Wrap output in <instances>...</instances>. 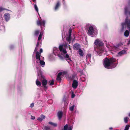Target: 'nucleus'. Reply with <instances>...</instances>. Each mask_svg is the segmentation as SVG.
<instances>
[{"mask_svg": "<svg viewBox=\"0 0 130 130\" xmlns=\"http://www.w3.org/2000/svg\"><path fill=\"white\" fill-rule=\"evenodd\" d=\"M40 33V31L39 30H36L35 31L34 35L36 36H38Z\"/></svg>", "mask_w": 130, "mask_h": 130, "instance_id": "29", "label": "nucleus"}, {"mask_svg": "<svg viewBox=\"0 0 130 130\" xmlns=\"http://www.w3.org/2000/svg\"><path fill=\"white\" fill-rule=\"evenodd\" d=\"M128 44H130V39L129 40V41H128Z\"/></svg>", "mask_w": 130, "mask_h": 130, "instance_id": "43", "label": "nucleus"}, {"mask_svg": "<svg viewBox=\"0 0 130 130\" xmlns=\"http://www.w3.org/2000/svg\"><path fill=\"white\" fill-rule=\"evenodd\" d=\"M47 83V80H43L42 81V86L45 88H47V87L46 86Z\"/></svg>", "mask_w": 130, "mask_h": 130, "instance_id": "16", "label": "nucleus"}, {"mask_svg": "<svg viewBox=\"0 0 130 130\" xmlns=\"http://www.w3.org/2000/svg\"><path fill=\"white\" fill-rule=\"evenodd\" d=\"M78 52L79 54L80 55V56H83V52L81 49H79Z\"/></svg>", "mask_w": 130, "mask_h": 130, "instance_id": "27", "label": "nucleus"}, {"mask_svg": "<svg viewBox=\"0 0 130 130\" xmlns=\"http://www.w3.org/2000/svg\"><path fill=\"white\" fill-rule=\"evenodd\" d=\"M34 8L35 10L37 12H38V8L36 4H35L34 5Z\"/></svg>", "mask_w": 130, "mask_h": 130, "instance_id": "32", "label": "nucleus"}, {"mask_svg": "<svg viewBox=\"0 0 130 130\" xmlns=\"http://www.w3.org/2000/svg\"><path fill=\"white\" fill-rule=\"evenodd\" d=\"M35 119V117L34 116H31V119Z\"/></svg>", "mask_w": 130, "mask_h": 130, "instance_id": "40", "label": "nucleus"}, {"mask_svg": "<svg viewBox=\"0 0 130 130\" xmlns=\"http://www.w3.org/2000/svg\"><path fill=\"white\" fill-rule=\"evenodd\" d=\"M73 48L74 49L78 50L80 48V45L78 44H75L73 45Z\"/></svg>", "mask_w": 130, "mask_h": 130, "instance_id": "19", "label": "nucleus"}, {"mask_svg": "<svg viewBox=\"0 0 130 130\" xmlns=\"http://www.w3.org/2000/svg\"><path fill=\"white\" fill-rule=\"evenodd\" d=\"M69 46V49L70 50L71 48L70 46L68 45L65 43L63 44L60 45L59 47V48L56 47L53 48V53L55 55H58L60 58L62 59H63L64 58L71 61V59L70 58L68 55L67 54L66 48Z\"/></svg>", "mask_w": 130, "mask_h": 130, "instance_id": "1", "label": "nucleus"}, {"mask_svg": "<svg viewBox=\"0 0 130 130\" xmlns=\"http://www.w3.org/2000/svg\"><path fill=\"white\" fill-rule=\"evenodd\" d=\"M72 77H74V76H73V75Z\"/></svg>", "mask_w": 130, "mask_h": 130, "instance_id": "48", "label": "nucleus"}, {"mask_svg": "<svg viewBox=\"0 0 130 130\" xmlns=\"http://www.w3.org/2000/svg\"><path fill=\"white\" fill-rule=\"evenodd\" d=\"M72 126H70L68 127V130H72Z\"/></svg>", "mask_w": 130, "mask_h": 130, "instance_id": "37", "label": "nucleus"}, {"mask_svg": "<svg viewBox=\"0 0 130 130\" xmlns=\"http://www.w3.org/2000/svg\"><path fill=\"white\" fill-rule=\"evenodd\" d=\"M5 10H6V9H5L4 8L1 7H0V12H2L3 11Z\"/></svg>", "mask_w": 130, "mask_h": 130, "instance_id": "35", "label": "nucleus"}, {"mask_svg": "<svg viewBox=\"0 0 130 130\" xmlns=\"http://www.w3.org/2000/svg\"><path fill=\"white\" fill-rule=\"evenodd\" d=\"M74 106H75L74 105L70 107L69 108V110L71 111H73L74 108Z\"/></svg>", "mask_w": 130, "mask_h": 130, "instance_id": "30", "label": "nucleus"}, {"mask_svg": "<svg viewBox=\"0 0 130 130\" xmlns=\"http://www.w3.org/2000/svg\"><path fill=\"white\" fill-rule=\"evenodd\" d=\"M14 47V46L13 45H11L10 46V49H12Z\"/></svg>", "mask_w": 130, "mask_h": 130, "instance_id": "36", "label": "nucleus"}, {"mask_svg": "<svg viewBox=\"0 0 130 130\" xmlns=\"http://www.w3.org/2000/svg\"><path fill=\"white\" fill-rule=\"evenodd\" d=\"M129 118L128 117H126L124 118V121L126 123H127L128 121Z\"/></svg>", "mask_w": 130, "mask_h": 130, "instance_id": "25", "label": "nucleus"}, {"mask_svg": "<svg viewBox=\"0 0 130 130\" xmlns=\"http://www.w3.org/2000/svg\"><path fill=\"white\" fill-rule=\"evenodd\" d=\"M63 73L62 72H60L58 73L57 78V80L59 81L61 80V76L62 74Z\"/></svg>", "mask_w": 130, "mask_h": 130, "instance_id": "18", "label": "nucleus"}, {"mask_svg": "<svg viewBox=\"0 0 130 130\" xmlns=\"http://www.w3.org/2000/svg\"><path fill=\"white\" fill-rule=\"evenodd\" d=\"M129 116L130 117V113L129 114Z\"/></svg>", "mask_w": 130, "mask_h": 130, "instance_id": "46", "label": "nucleus"}, {"mask_svg": "<svg viewBox=\"0 0 130 130\" xmlns=\"http://www.w3.org/2000/svg\"><path fill=\"white\" fill-rule=\"evenodd\" d=\"M48 123L54 127H56L57 126V123H53L51 122H49Z\"/></svg>", "mask_w": 130, "mask_h": 130, "instance_id": "22", "label": "nucleus"}, {"mask_svg": "<svg viewBox=\"0 0 130 130\" xmlns=\"http://www.w3.org/2000/svg\"><path fill=\"white\" fill-rule=\"evenodd\" d=\"M130 127V125L129 124L126 125L124 130H129Z\"/></svg>", "mask_w": 130, "mask_h": 130, "instance_id": "26", "label": "nucleus"}, {"mask_svg": "<svg viewBox=\"0 0 130 130\" xmlns=\"http://www.w3.org/2000/svg\"><path fill=\"white\" fill-rule=\"evenodd\" d=\"M126 53V51L125 50H123L120 52H118L117 54L116 55V56L117 57H120L122 56L124 54Z\"/></svg>", "mask_w": 130, "mask_h": 130, "instance_id": "10", "label": "nucleus"}, {"mask_svg": "<svg viewBox=\"0 0 130 130\" xmlns=\"http://www.w3.org/2000/svg\"><path fill=\"white\" fill-rule=\"evenodd\" d=\"M44 130H50L51 128L50 127L45 126L44 127Z\"/></svg>", "mask_w": 130, "mask_h": 130, "instance_id": "28", "label": "nucleus"}, {"mask_svg": "<svg viewBox=\"0 0 130 130\" xmlns=\"http://www.w3.org/2000/svg\"><path fill=\"white\" fill-rule=\"evenodd\" d=\"M7 10L9 11H10V10Z\"/></svg>", "mask_w": 130, "mask_h": 130, "instance_id": "47", "label": "nucleus"}, {"mask_svg": "<svg viewBox=\"0 0 130 130\" xmlns=\"http://www.w3.org/2000/svg\"><path fill=\"white\" fill-rule=\"evenodd\" d=\"M94 44L95 50L97 52L99 55L101 56L105 52L103 42L101 40L97 39L95 41Z\"/></svg>", "mask_w": 130, "mask_h": 130, "instance_id": "4", "label": "nucleus"}, {"mask_svg": "<svg viewBox=\"0 0 130 130\" xmlns=\"http://www.w3.org/2000/svg\"><path fill=\"white\" fill-rule=\"evenodd\" d=\"M40 53H39V54H40V56H41V53H42L43 52V50L41 48L40 49Z\"/></svg>", "mask_w": 130, "mask_h": 130, "instance_id": "38", "label": "nucleus"}, {"mask_svg": "<svg viewBox=\"0 0 130 130\" xmlns=\"http://www.w3.org/2000/svg\"><path fill=\"white\" fill-rule=\"evenodd\" d=\"M72 33V30L71 29H69L68 32V37L66 38V40L67 41L70 43V42L71 40V34Z\"/></svg>", "mask_w": 130, "mask_h": 130, "instance_id": "12", "label": "nucleus"}, {"mask_svg": "<svg viewBox=\"0 0 130 130\" xmlns=\"http://www.w3.org/2000/svg\"><path fill=\"white\" fill-rule=\"evenodd\" d=\"M122 45L123 44L122 43H118L114 46L113 49L116 51H119L120 50L119 48L122 46Z\"/></svg>", "mask_w": 130, "mask_h": 130, "instance_id": "11", "label": "nucleus"}, {"mask_svg": "<svg viewBox=\"0 0 130 130\" xmlns=\"http://www.w3.org/2000/svg\"><path fill=\"white\" fill-rule=\"evenodd\" d=\"M121 31H123L125 27H126L128 30H126L124 32V35L125 37L129 36V32L130 33V19H129L128 17H126L124 23L121 24Z\"/></svg>", "mask_w": 130, "mask_h": 130, "instance_id": "6", "label": "nucleus"}, {"mask_svg": "<svg viewBox=\"0 0 130 130\" xmlns=\"http://www.w3.org/2000/svg\"><path fill=\"white\" fill-rule=\"evenodd\" d=\"M54 82L53 80L50 81V82L48 83L50 85H52L54 84Z\"/></svg>", "mask_w": 130, "mask_h": 130, "instance_id": "33", "label": "nucleus"}, {"mask_svg": "<svg viewBox=\"0 0 130 130\" xmlns=\"http://www.w3.org/2000/svg\"><path fill=\"white\" fill-rule=\"evenodd\" d=\"M46 21L44 20H38L37 21V25L40 26L41 27V30L42 31H44V28H43L42 27V26L45 27V23Z\"/></svg>", "mask_w": 130, "mask_h": 130, "instance_id": "7", "label": "nucleus"}, {"mask_svg": "<svg viewBox=\"0 0 130 130\" xmlns=\"http://www.w3.org/2000/svg\"><path fill=\"white\" fill-rule=\"evenodd\" d=\"M80 79L81 81L83 82H85L86 79V76L84 75L82 76L81 77Z\"/></svg>", "mask_w": 130, "mask_h": 130, "instance_id": "21", "label": "nucleus"}, {"mask_svg": "<svg viewBox=\"0 0 130 130\" xmlns=\"http://www.w3.org/2000/svg\"><path fill=\"white\" fill-rule=\"evenodd\" d=\"M128 7H126L124 8V12L126 15L130 16V2L128 3Z\"/></svg>", "mask_w": 130, "mask_h": 130, "instance_id": "9", "label": "nucleus"}, {"mask_svg": "<svg viewBox=\"0 0 130 130\" xmlns=\"http://www.w3.org/2000/svg\"><path fill=\"white\" fill-rule=\"evenodd\" d=\"M113 129V128L112 127H111L109 128V129L110 130H112Z\"/></svg>", "mask_w": 130, "mask_h": 130, "instance_id": "42", "label": "nucleus"}, {"mask_svg": "<svg viewBox=\"0 0 130 130\" xmlns=\"http://www.w3.org/2000/svg\"><path fill=\"white\" fill-rule=\"evenodd\" d=\"M43 34V32H42L40 33L39 36V37H38V42H37V44L36 45V47H35V48L34 50V53L35 52H36V53H37V50H38L37 47H38V45H39V43H40V42H39V40H41V39L42 37V36Z\"/></svg>", "mask_w": 130, "mask_h": 130, "instance_id": "8", "label": "nucleus"}, {"mask_svg": "<svg viewBox=\"0 0 130 130\" xmlns=\"http://www.w3.org/2000/svg\"><path fill=\"white\" fill-rule=\"evenodd\" d=\"M36 84L37 86L38 87H40L41 85V83L40 82L37 80L36 81Z\"/></svg>", "mask_w": 130, "mask_h": 130, "instance_id": "23", "label": "nucleus"}, {"mask_svg": "<svg viewBox=\"0 0 130 130\" xmlns=\"http://www.w3.org/2000/svg\"><path fill=\"white\" fill-rule=\"evenodd\" d=\"M4 17L5 21L6 22H8L10 18V14L8 13H6L4 15Z\"/></svg>", "mask_w": 130, "mask_h": 130, "instance_id": "15", "label": "nucleus"}, {"mask_svg": "<svg viewBox=\"0 0 130 130\" xmlns=\"http://www.w3.org/2000/svg\"><path fill=\"white\" fill-rule=\"evenodd\" d=\"M68 128V125L67 124H66L64 127L63 130H67Z\"/></svg>", "mask_w": 130, "mask_h": 130, "instance_id": "34", "label": "nucleus"}, {"mask_svg": "<svg viewBox=\"0 0 130 130\" xmlns=\"http://www.w3.org/2000/svg\"><path fill=\"white\" fill-rule=\"evenodd\" d=\"M33 1L34 2H35L36 1V0H33Z\"/></svg>", "mask_w": 130, "mask_h": 130, "instance_id": "45", "label": "nucleus"}, {"mask_svg": "<svg viewBox=\"0 0 130 130\" xmlns=\"http://www.w3.org/2000/svg\"><path fill=\"white\" fill-rule=\"evenodd\" d=\"M45 116L43 115L42 114L39 117L37 118V120L40 121H41L43 119H45Z\"/></svg>", "mask_w": 130, "mask_h": 130, "instance_id": "20", "label": "nucleus"}, {"mask_svg": "<svg viewBox=\"0 0 130 130\" xmlns=\"http://www.w3.org/2000/svg\"><path fill=\"white\" fill-rule=\"evenodd\" d=\"M40 54H39L38 52H37L36 53V58L37 60V73L38 76L37 77L38 78H39L42 77V75L41 71V67L40 66H39L38 67V65H39V64L42 67H44L45 64V63L44 61H43V59H44V58L43 57H41L40 58Z\"/></svg>", "mask_w": 130, "mask_h": 130, "instance_id": "2", "label": "nucleus"}, {"mask_svg": "<svg viewBox=\"0 0 130 130\" xmlns=\"http://www.w3.org/2000/svg\"><path fill=\"white\" fill-rule=\"evenodd\" d=\"M71 98H74L75 96V95L74 94V91H73L71 90Z\"/></svg>", "mask_w": 130, "mask_h": 130, "instance_id": "31", "label": "nucleus"}, {"mask_svg": "<svg viewBox=\"0 0 130 130\" xmlns=\"http://www.w3.org/2000/svg\"><path fill=\"white\" fill-rule=\"evenodd\" d=\"M118 64V61L115 59L112 58L109 59L105 58L104 60L103 64L104 66L107 69H112L115 68Z\"/></svg>", "mask_w": 130, "mask_h": 130, "instance_id": "3", "label": "nucleus"}, {"mask_svg": "<svg viewBox=\"0 0 130 130\" xmlns=\"http://www.w3.org/2000/svg\"><path fill=\"white\" fill-rule=\"evenodd\" d=\"M86 26L88 28L87 33L89 36L94 37L97 35L98 30L97 28L94 25L88 23L86 25Z\"/></svg>", "mask_w": 130, "mask_h": 130, "instance_id": "5", "label": "nucleus"}, {"mask_svg": "<svg viewBox=\"0 0 130 130\" xmlns=\"http://www.w3.org/2000/svg\"><path fill=\"white\" fill-rule=\"evenodd\" d=\"M91 55L90 54H87L86 56V60H88L89 59H90Z\"/></svg>", "mask_w": 130, "mask_h": 130, "instance_id": "24", "label": "nucleus"}, {"mask_svg": "<svg viewBox=\"0 0 130 130\" xmlns=\"http://www.w3.org/2000/svg\"><path fill=\"white\" fill-rule=\"evenodd\" d=\"M63 113L62 111H59L57 113V116L59 120H60L62 118Z\"/></svg>", "mask_w": 130, "mask_h": 130, "instance_id": "17", "label": "nucleus"}, {"mask_svg": "<svg viewBox=\"0 0 130 130\" xmlns=\"http://www.w3.org/2000/svg\"><path fill=\"white\" fill-rule=\"evenodd\" d=\"M61 5V1H58L56 3L55 5L54 8V9L56 11L58 9Z\"/></svg>", "mask_w": 130, "mask_h": 130, "instance_id": "13", "label": "nucleus"}, {"mask_svg": "<svg viewBox=\"0 0 130 130\" xmlns=\"http://www.w3.org/2000/svg\"><path fill=\"white\" fill-rule=\"evenodd\" d=\"M66 98L65 97V96H64L63 98V101H64L65 102L66 101Z\"/></svg>", "mask_w": 130, "mask_h": 130, "instance_id": "41", "label": "nucleus"}, {"mask_svg": "<svg viewBox=\"0 0 130 130\" xmlns=\"http://www.w3.org/2000/svg\"><path fill=\"white\" fill-rule=\"evenodd\" d=\"M62 38H63V37H64V36H63V33L62 34Z\"/></svg>", "mask_w": 130, "mask_h": 130, "instance_id": "44", "label": "nucleus"}, {"mask_svg": "<svg viewBox=\"0 0 130 130\" xmlns=\"http://www.w3.org/2000/svg\"><path fill=\"white\" fill-rule=\"evenodd\" d=\"M34 103H32L31 104L30 106V107H34Z\"/></svg>", "mask_w": 130, "mask_h": 130, "instance_id": "39", "label": "nucleus"}, {"mask_svg": "<svg viewBox=\"0 0 130 130\" xmlns=\"http://www.w3.org/2000/svg\"><path fill=\"white\" fill-rule=\"evenodd\" d=\"M78 82L77 80H74L72 83V86L73 88L75 89L77 88V87L78 86Z\"/></svg>", "mask_w": 130, "mask_h": 130, "instance_id": "14", "label": "nucleus"}]
</instances>
